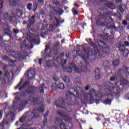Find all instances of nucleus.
<instances>
[{
  "mask_svg": "<svg viewBox=\"0 0 129 129\" xmlns=\"http://www.w3.org/2000/svg\"><path fill=\"white\" fill-rule=\"evenodd\" d=\"M117 87H114L112 88H110V89H112L111 92H114L116 93V94H118L119 92H120V89H119L118 86H122V87H120V88H124L126 86L128 85V81L127 80L124 79V78H120V82L116 83Z\"/></svg>",
  "mask_w": 129,
  "mask_h": 129,
  "instance_id": "nucleus-1",
  "label": "nucleus"
},
{
  "mask_svg": "<svg viewBox=\"0 0 129 129\" xmlns=\"http://www.w3.org/2000/svg\"><path fill=\"white\" fill-rule=\"evenodd\" d=\"M77 91H75V89L71 88L70 89V92H68V93H67V99L66 100V102H67L66 105H68V104H70V102L72 101V95L76 92L77 95H79V93H80V91H82V89L80 88V87H78L77 88ZM79 89L80 91H78Z\"/></svg>",
  "mask_w": 129,
  "mask_h": 129,
  "instance_id": "nucleus-2",
  "label": "nucleus"
},
{
  "mask_svg": "<svg viewBox=\"0 0 129 129\" xmlns=\"http://www.w3.org/2000/svg\"><path fill=\"white\" fill-rule=\"evenodd\" d=\"M34 115V116H33ZM34 116H38V113L33 112V113L32 114V112H28L25 113L22 117H21L19 121L21 122H23V121H25V120H28L29 119H32Z\"/></svg>",
  "mask_w": 129,
  "mask_h": 129,
  "instance_id": "nucleus-3",
  "label": "nucleus"
},
{
  "mask_svg": "<svg viewBox=\"0 0 129 129\" xmlns=\"http://www.w3.org/2000/svg\"><path fill=\"white\" fill-rule=\"evenodd\" d=\"M119 51L122 52V55L123 57H127L128 55V49L125 48V46L123 44H120L119 46Z\"/></svg>",
  "mask_w": 129,
  "mask_h": 129,
  "instance_id": "nucleus-4",
  "label": "nucleus"
},
{
  "mask_svg": "<svg viewBox=\"0 0 129 129\" xmlns=\"http://www.w3.org/2000/svg\"><path fill=\"white\" fill-rule=\"evenodd\" d=\"M53 19L54 20V25L49 26V31H53V30H55V26L57 27L59 25V24H61V23H62L59 21V20L55 17H53Z\"/></svg>",
  "mask_w": 129,
  "mask_h": 129,
  "instance_id": "nucleus-5",
  "label": "nucleus"
},
{
  "mask_svg": "<svg viewBox=\"0 0 129 129\" xmlns=\"http://www.w3.org/2000/svg\"><path fill=\"white\" fill-rule=\"evenodd\" d=\"M66 104L64 103V101L62 99H60L59 100L57 101L56 102V106L57 107L58 106L59 107H64Z\"/></svg>",
  "mask_w": 129,
  "mask_h": 129,
  "instance_id": "nucleus-6",
  "label": "nucleus"
},
{
  "mask_svg": "<svg viewBox=\"0 0 129 129\" xmlns=\"http://www.w3.org/2000/svg\"><path fill=\"white\" fill-rule=\"evenodd\" d=\"M6 126H9V123H8V122H7L6 120H4L0 126V129H5V127H6Z\"/></svg>",
  "mask_w": 129,
  "mask_h": 129,
  "instance_id": "nucleus-7",
  "label": "nucleus"
},
{
  "mask_svg": "<svg viewBox=\"0 0 129 129\" xmlns=\"http://www.w3.org/2000/svg\"><path fill=\"white\" fill-rule=\"evenodd\" d=\"M3 28L5 33H8V32L10 31V27H9V25H8V24H7L4 23L3 24Z\"/></svg>",
  "mask_w": 129,
  "mask_h": 129,
  "instance_id": "nucleus-8",
  "label": "nucleus"
},
{
  "mask_svg": "<svg viewBox=\"0 0 129 129\" xmlns=\"http://www.w3.org/2000/svg\"><path fill=\"white\" fill-rule=\"evenodd\" d=\"M50 13L52 14V15H55L57 14V11H56V8L54 7H52V6L49 5Z\"/></svg>",
  "mask_w": 129,
  "mask_h": 129,
  "instance_id": "nucleus-9",
  "label": "nucleus"
},
{
  "mask_svg": "<svg viewBox=\"0 0 129 129\" xmlns=\"http://www.w3.org/2000/svg\"><path fill=\"white\" fill-rule=\"evenodd\" d=\"M36 18V16L35 15H33L31 18L29 19V23L30 25H34L35 23V18Z\"/></svg>",
  "mask_w": 129,
  "mask_h": 129,
  "instance_id": "nucleus-10",
  "label": "nucleus"
},
{
  "mask_svg": "<svg viewBox=\"0 0 129 129\" xmlns=\"http://www.w3.org/2000/svg\"><path fill=\"white\" fill-rule=\"evenodd\" d=\"M92 94H87V96L89 98H91V99H92V98H93V95H95L96 94V92L95 91H94V90H92Z\"/></svg>",
  "mask_w": 129,
  "mask_h": 129,
  "instance_id": "nucleus-11",
  "label": "nucleus"
},
{
  "mask_svg": "<svg viewBox=\"0 0 129 129\" xmlns=\"http://www.w3.org/2000/svg\"><path fill=\"white\" fill-rule=\"evenodd\" d=\"M4 20H5V21H11V18H10V17H9V14L8 13H5L4 15Z\"/></svg>",
  "mask_w": 129,
  "mask_h": 129,
  "instance_id": "nucleus-12",
  "label": "nucleus"
},
{
  "mask_svg": "<svg viewBox=\"0 0 129 129\" xmlns=\"http://www.w3.org/2000/svg\"><path fill=\"white\" fill-rule=\"evenodd\" d=\"M112 64L113 66H115V67L118 66V64H119V60H118V59L114 60L112 62Z\"/></svg>",
  "mask_w": 129,
  "mask_h": 129,
  "instance_id": "nucleus-13",
  "label": "nucleus"
},
{
  "mask_svg": "<svg viewBox=\"0 0 129 129\" xmlns=\"http://www.w3.org/2000/svg\"><path fill=\"white\" fill-rule=\"evenodd\" d=\"M44 87H45V84H43L41 85V87L39 88V91L40 93H44Z\"/></svg>",
  "mask_w": 129,
  "mask_h": 129,
  "instance_id": "nucleus-14",
  "label": "nucleus"
},
{
  "mask_svg": "<svg viewBox=\"0 0 129 129\" xmlns=\"http://www.w3.org/2000/svg\"><path fill=\"white\" fill-rule=\"evenodd\" d=\"M63 80L64 81V82H66V83H69V82H70V79L68 77H63Z\"/></svg>",
  "mask_w": 129,
  "mask_h": 129,
  "instance_id": "nucleus-15",
  "label": "nucleus"
},
{
  "mask_svg": "<svg viewBox=\"0 0 129 129\" xmlns=\"http://www.w3.org/2000/svg\"><path fill=\"white\" fill-rule=\"evenodd\" d=\"M26 104H27V102H26V101H23L20 103L19 106L21 108H23V107H24V106H25V105H26Z\"/></svg>",
  "mask_w": 129,
  "mask_h": 129,
  "instance_id": "nucleus-16",
  "label": "nucleus"
},
{
  "mask_svg": "<svg viewBox=\"0 0 129 129\" xmlns=\"http://www.w3.org/2000/svg\"><path fill=\"white\" fill-rule=\"evenodd\" d=\"M28 79H30L31 80L33 79V78H34V77H35V75L31 73H28Z\"/></svg>",
  "mask_w": 129,
  "mask_h": 129,
  "instance_id": "nucleus-17",
  "label": "nucleus"
},
{
  "mask_svg": "<svg viewBox=\"0 0 129 129\" xmlns=\"http://www.w3.org/2000/svg\"><path fill=\"white\" fill-rule=\"evenodd\" d=\"M58 87L59 89H64L65 86H64V84L60 83L58 85Z\"/></svg>",
  "mask_w": 129,
  "mask_h": 129,
  "instance_id": "nucleus-18",
  "label": "nucleus"
},
{
  "mask_svg": "<svg viewBox=\"0 0 129 129\" xmlns=\"http://www.w3.org/2000/svg\"><path fill=\"white\" fill-rule=\"evenodd\" d=\"M103 103L104 104H110V103H111V99H107L105 100L103 102Z\"/></svg>",
  "mask_w": 129,
  "mask_h": 129,
  "instance_id": "nucleus-19",
  "label": "nucleus"
},
{
  "mask_svg": "<svg viewBox=\"0 0 129 129\" xmlns=\"http://www.w3.org/2000/svg\"><path fill=\"white\" fill-rule=\"evenodd\" d=\"M74 69L76 73H80V72H81V70H80L79 68L76 67H74Z\"/></svg>",
  "mask_w": 129,
  "mask_h": 129,
  "instance_id": "nucleus-20",
  "label": "nucleus"
},
{
  "mask_svg": "<svg viewBox=\"0 0 129 129\" xmlns=\"http://www.w3.org/2000/svg\"><path fill=\"white\" fill-rule=\"evenodd\" d=\"M44 107H45V106L42 105L41 107L38 109V111H39V112H43V111H44Z\"/></svg>",
  "mask_w": 129,
  "mask_h": 129,
  "instance_id": "nucleus-21",
  "label": "nucleus"
},
{
  "mask_svg": "<svg viewBox=\"0 0 129 129\" xmlns=\"http://www.w3.org/2000/svg\"><path fill=\"white\" fill-rule=\"evenodd\" d=\"M57 86H58L57 85V84L53 83L52 87H51V88H52V89H53V90H55V89H57Z\"/></svg>",
  "mask_w": 129,
  "mask_h": 129,
  "instance_id": "nucleus-22",
  "label": "nucleus"
},
{
  "mask_svg": "<svg viewBox=\"0 0 129 129\" xmlns=\"http://www.w3.org/2000/svg\"><path fill=\"white\" fill-rule=\"evenodd\" d=\"M20 48H21V50H22V51H24V50H26V49H27V48H28V46L25 45H21Z\"/></svg>",
  "mask_w": 129,
  "mask_h": 129,
  "instance_id": "nucleus-23",
  "label": "nucleus"
},
{
  "mask_svg": "<svg viewBox=\"0 0 129 129\" xmlns=\"http://www.w3.org/2000/svg\"><path fill=\"white\" fill-rule=\"evenodd\" d=\"M106 92H107L106 95H108V96H109V95L110 96H111V97H112V95H111V94H109V93H111V91H110V90H108L107 89L106 90Z\"/></svg>",
  "mask_w": 129,
  "mask_h": 129,
  "instance_id": "nucleus-24",
  "label": "nucleus"
},
{
  "mask_svg": "<svg viewBox=\"0 0 129 129\" xmlns=\"http://www.w3.org/2000/svg\"><path fill=\"white\" fill-rule=\"evenodd\" d=\"M12 55H14V58H19L18 52H12Z\"/></svg>",
  "mask_w": 129,
  "mask_h": 129,
  "instance_id": "nucleus-25",
  "label": "nucleus"
},
{
  "mask_svg": "<svg viewBox=\"0 0 129 129\" xmlns=\"http://www.w3.org/2000/svg\"><path fill=\"white\" fill-rule=\"evenodd\" d=\"M39 99V98H31V100L33 102H36V101H38Z\"/></svg>",
  "mask_w": 129,
  "mask_h": 129,
  "instance_id": "nucleus-26",
  "label": "nucleus"
},
{
  "mask_svg": "<svg viewBox=\"0 0 129 129\" xmlns=\"http://www.w3.org/2000/svg\"><path fill=\"white\" fill-rule=\"evenodd\" d=\"M63 119H64V120H71V118L70 117H69V116H64L63 117Z\"/></svg>",
  "mask_w": 129,
  "mask_h": 129,
  "instance_id": "nucleus-27",
  "label": "nucleus"
},
{
  "mask_svg": "<svg viewBox=\"0 0 129 129\" xmlns=\"http://www.w3.org/2000/svg\"><path fill=\"white\" fill-rule=\"evenodd\" d=\"M27 9L31 11L32 10V4L29 3L27 5Z\"/></svg>",
  "mask_w": 129,
  "mask_h": 129,
  "instance_id": "nucleus-28",
  "label": "nucleus"
},
{
  "mask_svg": "<svg viewBox=\"0 0 129 129\" xmlns=\"http://www.w3.org/2000/svg\"><path fill=\"white\" fill-rule=\"evenodd\" d=\"M22 82H23V79H21L20 83L18 84L17 86L15 87V89H18L20 86H21V84H22Z\"/></svg>",
  "mask_w": 129,
  "mask_h": 129,
  "instance_id": "nucleus-29",
  "label": "nucleus"
},
{
  "mask_svg": "<svg viewBox=\"0 0 129 129\" xmlns=\"http://www.w3.org/2000/svg\"><path fill=\"white\" fill-rule=\"evenodd\" d=\"M118 9L119 11H120V12H121V13H123V12H124V10H123V9L122 8V7H121V6H118Z\"/></svg>",
  "mask_w": 129,
  "mask_h": 129,
  "instance_id": "nucleus-30",
  "label": "nucleus"
},
{
  "mask_svg": "<svg viewBox=\"0 0 129 129\" xmlns=\"http://www.w3.org/2000/svg\"><path fill=\"white\" fill-rule=\"evenodd\" d=\"M67 72L69 73H71V72H72V68L69 67V68H68V69H67Z\"/></svg>",
  "mask_w": 129,
  "mask_h": 129,
  "instance_id": "nucleus-31",
  "label": "nucleus"
},
{
  "mask_svg": "<svg viewBox=\"0 0 129 129\" xmlns=\"http://www.w3.org/2000/svg\"><path fill=\"white\" fill-rule=\"evenodd\" d=\"M27 82H26L25 83L19 88V90L20 91L22 90V89L27 85Z\"/></svg>",
  "mask_w": 129,
  "mask_h": 129,
  "instance_id": "nucleus-32",
  "label": "nucleus"
},
{
  "mask_svg": "<svg viewBox=\"0 0 129 129\" xmlns=\"http://www.w3.org/2000/svg\"><path fill=\"white\" fill-rule=\"evenodd\" d=\"M72 12H73V13H74V14H75V15L78 14V12H77V11H76V10H75V8L73 9Z\"/></svg>",
  "mask_w": 129,
  "mask_h": 129,
  "instance_id": "nucleus-33",
  "label": "nucleus"
},
{
  "mask_svg": "<svg viewBox=\"0 0 129 129\" xmlns=\"http://www.w3.org/2000/svg\"><path fill=\"white\" fill-rule=\"evenodd\" d=\"M64 108L67 109V111H68V112H71V111H72V109L70 108H68V107H64Z\"/></svg>",
  "mask_w": 129,
  "mask_h": 129,
  "instance_id": "nucleus-34",
  "label": "nucleus"
},
{
  "mask_svg": "<svg viewBox=\"0 0 129 129\" xmlns=\"http://www.w3.org/2000/svg\"><path fill=\"white\" fill-rule=\"evenodd\" d=\"M48 51H51V49L48 47V45H46L45 47V53L48 51Z\"/></svg>",
  "mask_w": 129,
  "mask_h": 129,
  "instance_id": "nucleus-35",
  "label": "nucleus"
},
{
  "mask_svg": "<svg viewBox=\"0 0 129 129\" xmlns=\"http://www.w3.org/2000/svg\"><path fill=\"white\" fill-rule=\"evenodd\" d=\"M13 33H14V34H18V33H19V30L18 29H14Z\"/></svg>",
  "mask_w": 129,
  "mask_h": 129,
  "instance_id": "nucleus-36",
  "label": "nucleus"
},
{
  "mask_svg": "<svg viewBox=\"0 0 129 129\" xmlns=\"http://www.w3.org/2000/svg\"><path fill=\"white\" fill-rule=\"evenodd\" d=\"M15 1H10V3L11 5H12V6H15Z\"/></svg>",
  "mask_w": 129,
  "mask_h": 129,
  "instance_id": "nucleus-37",
  "label": "nucleus"
},
{
  "mask_svg": "<svg viewBox=\"0 0 129 129\" xmlns=\"http://www.w3.org/2000/svg\"><path fill=\"white\" fill-rule=\"evenodd\" d=\"M100 43H101L102 45H104L103 46H104V48H105V45L106 46V44H105V43L103 41H100Z\"/></svg>",
  "mask_w": 129,
  "mask_h": 129,
  "instance_id": "nucleus-38",
  "label": "nucleus"
},
{
  "mask_svg": "<svg viewBox=\"0 0 129 129\" xmlns=\"http://www.w3.org/2000/svg\"><path fill=\"white\" fill-rule=\"evenodd\" d=\"M124 44H125V46H126L127 47L129 46V42L128 41H125Z\"/></svg>",
  "mask_w": 129,
  "mask_h": 129,
  "instance_id": "nucleus-39",
  "label": "nucleus"
},
{
  "mask_svg": "<svg viewBox=\"0 0 129 129\" xmlns=\"http://www.w3.org/2000/svg\"><path fill=\"white\" fill-rule=\"evenodd\" d=\"M95 78L97 80H99V79L100 78V77L99 76V75H97L95 76Z\"/></svg>",
  "mask_w": 129,
  "mask_h": 129,
  "instance_id": "nucleus-40",
  "label": "nucleus"
},
{
  "mask_svg": "<svg viewBox=\"0 0 129 129\" xmlns=\"http://www.w3.org/2000/svg\"><path fill=\"white\" fill-rule=\"evenodd\" d=\"M53 51H57V46L56 45H54L53 47Z\"/></svg>",
  "mask_w": 129,
  "mask_h": 129,
  "instance_id": "nucleus-41",
  "label": "nucleus"
},
{
  "mask_svg": "<svg viewBox=\"0 0 129 129\" xmlns=\"http://www.w3.org/2000/svg\"><path fill=\"white\" fill-rule=\"evenodd\" d=\"M35 39H32V40H30V44L31 45H33V44H34V43H35Z\"/></svg>",
  "mask_w": 129,
  "mask_h": 129,
  "instance_id": "nucleus-42",
  "label": "nucleus"
},
{
  "mask_svg": "<svg viewBox=\"0 0 129 129\" xmlns=\"http://www.w3.org/2000/svg\"><path fill=\"white\" fill-rule=\"evenodd\" d=\"M48 114H49V112L47 111L44 115V117H47V116H48Z\"/></svg>",
  "mask_w": 129,
  "mask_h": 129,
  "instance_id": "nucleus-43",
  "label": "nucleus"
},
{
  "mask_svg": "<svg viewBox=\"0 0 129 129\" xmlns=\"http://www.w3.org/2000/svg\"><path fill=\"white\" fill-rule=\"evenodd\" d=\"M9 115H10V116H14V113H13V112H10L8 114V116H9Z\"/></svg>",
  "mask_w": 129,
  "mask_h": 129,
  "instance_id": "nucleus-44",
  "label": "nucleus"
},
{
  "mask_svg": "<svg viewBox=\"0 0 129 129\" xmlns=\"http://www.w3.org/2000/svg\"><path fill=\"white\" fill-rule=\"evenodd\" d=\"M38 2L42 5L44 4V0H38Z\"/></svg>",
  "mask_w": 129,
  "mask_h": 129,
  "instance_id": "nucleus-45",
  "label": "nucleus"
},
{
  "mask_svg": "<svg viewBox=\"0 0 129 129\" xmlns=\"http://www.w3.org/2000/svg\"><path fill=\"white\" fill-rule=\"evenodd\" d=\"M110 28L112 29V30H113V29H114V30H116V27L115 26H111Z\"/></svg>",
  "mask_w": 129,
  "mask_h": 129,
  "instance_id": "nucleus-46",
  "label": "nucleus"
},
{
  "mask_svg": "<svg viewBox=\"0 0 129 129\" xmlns=\"http://www.w3.org/2000/svg\"><path fill=\"white\" fill-rule=\"evenodd\" d=\"M123 25H127V22L126 20H124L122 22Z\"/></svg>",
  "mask_w": 129,
  "mask_h": 129,
  "instance_id": "nucleus-47",
  "label": "nucleus"
},
{
  "mask_svg": "<svg viewBox=\"0 0 129 129\" xmlns=\"http://www.w3.org/2000/svg\"><path fill=\"white\" fill-rule=\"evenodd\" d=\"M3 59L4 60H8V59H9V57L7 55H5L3 57Z\"/></svg>",
  "mask_w": 129,
  "mask_h": 129,
  "instance_id": "nucleus-48",
  "label": "nucleus"
},
{
  "mask_svg": "<svg viewBox=\"0 0 129 129\" xmlns=\"http://www.w3.org/2000/svg\"><path fill=\"white\" fill-rule=\"evenodd\" d=\"M0 10L1 9H3V2L2 1H0Z\"/></svg>",
  "mask_w": 129,
  "mask_h": 129,
  "instance_id": "nucleus-49",
  "label": "nucleus"
},
{
  "mask_svg": "<svg viewBox=\"0 0 129 129\" xmlns=\"http://www.w3.org/2000/svg\"><path fill=\"white\" fill-rule=\"evenodd\" d=\"M49 62H50V60L47 61L46 65H47V67H48V68H51V67H50V66H49Z\"/></svg>",
  "mask_w": 129,
  "mask_h": 129,
  "instance_id": "nucleus-50",
  "label": "nucleus"
},
{
  "mask_svg": "<svg viewBox=\"0 0 129 129\" xmlns=\"http://www.w3.org/2000/svg\"><path fill=\"white\" fill-rule=\"evenodd\" d=\"M82 71L83 72H86V71H87V69L85 68L84 69H82Z\"/></svg>",
  "mask_w": 129,
  "mask_h": 129,
  "instance_id": "nucleus-51",
  "label": "nucleus"
},
{
  "mask_svg": "<svg viewBox=\"0 0 129 129\" xmlns=\"http://www.w3.org/2000/svg\"><path fill=\"white\" fill-rule=\"evenodd\" d=\"M47 58H50V56L45 55L44 56V59H45V61H47V60L46 59H47Z\"/></svg>",
  "mask_w": 129,
  "mask_h": 129,
  "instance_id": "nucleus-52",
  "label": "nucleus"
},
{
  "mask_svg": "<svg viewBox=\"0 0 129 129\" xmlns=\"http://www.w3.org/2000/svg\"><path fill=\"white\" fill-rule=\"evenodd\" d=\"M39 64L42 65V59L41 58L39 59Z\"/></svg>",
  "mask_w": 129,
  "mask_h": 129,
  "instance_id": "nucleus-53",
  "label": "nucleus"
},
{
  "mask_svg": "<svg viewBox=\"0 0 129 129\" xmlns=\"http://www.w3.org/2000/svg\"><path fill=\"white\" fill-rule=\"evenodd\" d=\"M111 81H114V80H115V78L112 77L110 78Z\"/></svg>",
  "mask_w": 129,
  "mask_h": 129,
  "instance_id": "nucleus-54",
  "label": "nucleus"
},
{
  "mask_svg": "<svg viewBox=\"0 0 129 129\" xmlns=\"http://www.w3.org/2000/svg\"><path fill=\"white\" fill-rule=\"evenodd\" d=\"M2 116H3V112H2V111H0V118H2Z\"/></svg>",
  "mask_w": 129,
  "mask_h": 129,
  "instance_id": "nucleus-55",
  "label": "nucleus"
},
{
  "mask_svg": "<svg viewBox=\"0 0 129 129\" xmlns=\"http://www.w3.org/2000/svg\"><path fill=\"white\" fill-rule=\"evenodd\" d=\"M116 2L118 4H119V3H121L122 0H115Z\"/></svg>",
  "mask_w": 129,
  "mask_h": 129,
  "instance_id": "nucleus-56",
  "label": "nucleus"
},
{
  "mask_svg": "<svg viewBox=\"0 0 129 129\" xmlns=\"http://www.w3.org/2000/svg\"><path fill=\"white\" fill-rule=\"evenodd\" d=\"M85 89L86 90H88V89H89V86H87L85 87Z\"/></svg>",
  "mask_w": 129,
  "mask_h": 129,
  "instance_id": "nucleus-57",
  "label": "nucleus"
},
{
  "mask_svg": "<svg viewBox=\"0 0 129 129\" xmlns=\"http://www.w3.org/2000/svg\"><path fill=\"white\" fill-rule=\"evenodd\" d=\"M98 96H99L100 97H101V93H99L98 94Z\"/></svg>",
  "mask_w": 129,
  "mask_h": 129,
  "instance_id": "nucleus-58",
  "label": "nucleus"
},
{
  "mask_svg": "<svg viewBox=\"0 0 129 129\" xmlns=\"http://www.w3.org/2000/svg\"><path fill=\"white\" fill-rule=\"evenodd\" d=\"M126 17L127 18V21H129V15H127Z\"/></svg>",
  "mask_w": 129,
  "mask_h": 129,
  "instance_id": "nucleus-59",
  "label": "nucleus"
},
{
  "mask_svg": "<svg viewBox=\"0 0 129 129\" xmlns=\"http://www.w3.org/2000/svg\"><path fill=\"white\" fill-rule=\"evenodd\" d=\"M46 122H47V119H45L43 121V123L44 124H45V123H46Z\"/></svg>",
  "mask_w": 129,
  "mask_h": 129,
  "instance_id": "nucleus-60",
  "label": "nucleus"
},
{
  "mask_svg": "<svg viewBox=\"0 0 129 129\" xmlns=\"http://www.w3.org/2000/svg\"><path fill=\"white\" fill-rule=\"evenodd\" d=\"M38 6V5H36V8L35 9H34L33 11L35 12L36 11V9H37V7Z\"/></svg>",
  "mask_w": 129,
  "mask_h": 129,
  "instance_id": "nucleus-61",
  "label": "nucleus"
},
{
  "mask_svg": "<svg viewBox=\"0 0 129 129\" xmlns=\"http://www.w3.org/2000/svg\"><path fill=\"white\" fill-rule=\"evenodd\" d=\"M2 74H3V72H2L1 71H0V76H1Z\"/></svg>",
  "mask_w": 129,
  "mask_h": 129,
  "instance_id": "nucleus-62",
  "label": "nucleus"
},
{
  "mask_svg": "<svg viewBox=\"0 0 129 129\" xmlns=\"http://www.w3.org/2000/svg\"><path fill=\"white\" fill-rule=\"evenodd\" d=\"M15 104H16V102H14L13 103V107H14V105H15Z\"/></svg>",
  "mask_w": 129,
  "mask_h": 129,
  "instance_id": "nucleus-63",
  "label": "nucleus"
},
{
  "mask_svg": "<svg viewBox=\"0 0 129 129\" xmlns=\"http://www.w3.org/2000/svg\"><path fill=\"white\" fill-rule=\"evenodd\" d=\"M111 9H114V6H112V8H111Z\"/></svg>",
  "mask_w": 129,
  "mask_h": 129,
  "instance_id": "nucleus-64",
  "label": "nucleus"
}]
</instances>
